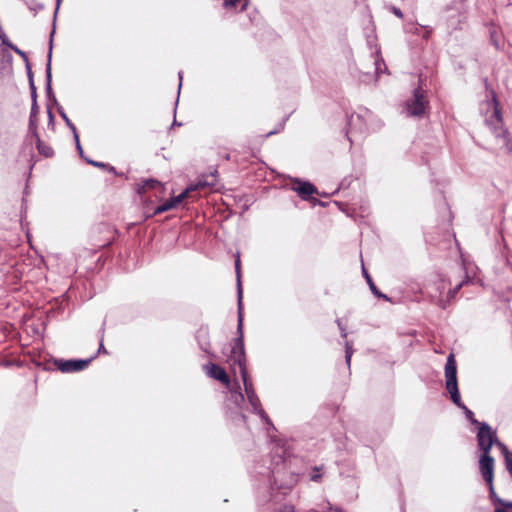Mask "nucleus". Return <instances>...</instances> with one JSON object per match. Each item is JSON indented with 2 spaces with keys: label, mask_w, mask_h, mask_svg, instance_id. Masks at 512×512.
I'll list each match as a JSON object with an SVG mask.
<instances>
[{
  "label": "nucleus",
  "mask_w": 512,
  "mask_h": 512,
  "mask_svg": "<svg viewBox=\"0 0 512 512\" xmlns=\"http://www.w3.org/2000/svg\"><path fill=\"white\" fill-rule=\"evenodd\" d=\"M213 185H214L213 183H209V182H206V181H199L196 185H191V186L187 187L178 196L172 197V198L174 200L175 205L178 206L188 196V194L190 192L195 191V190L200 189V188L207 187V186H213Z\"/></svg>",
  "instance_id": "12"
},
{
  "label": "nucleus",
  "mask_w": 512,
  "mask_h": 512,
  "mask_svg": "<svg viewBox=\"0 0 512 512\" xmlns=\"http://www.w3.org/2000/svg\"><path fill=\"white\" fill-rule=\"evenodd\" d=\"M488 487H489V497L490 499L494 502V503H497V504H501L503 503V499H501L500 497L497 496L496 492H495V489H494V485H493V481L491 482V484H488Z\"/></svg>",
  "instance_id": "21"
},
{
  "label": "nucleus",
  "mask_w": 512,
  "mask_h": 512,
  "mask_svg": "<svg viewBox=\"0 0 512 512\" xmlns=\"http://www.w3.org/2000/svg\"><path fill=\"white\" fill-rule=\"evenodd\" d=\"M51 58H52V39L50 40L48 60H47V64H46V92L49 96L53 95V90H52V85H51V82H52Z\"/></svg>",
  "instance_id": "14"
},
{
  "label": "nucleus",
  "mask_w": 512,
  "mask_h": 512,
  "mask_svg": "<svg viewBox=\"0 0 512 512\" xmlns=\"http://www.w3.org/2000/svg\"><path fill=\"white\" fill-rule=\"evenodd\" d=\"M91 359L88 360H56L55 365L63 373L77 372L85 369L90 363Z\"/></svg>",
  "instance_id": "7"
},
{
  "label": "nucleus",
  "mask_w": 512,
  "mask_h": 512,
  "mask_svg": "<svg viewBox=\"0 0 512 512\" xmlns=\"http://www.w3.org/2000/svg\"><path fill=\"white\" fill-rule=\"evenodd\" d=\"M497 439L496 431L486 422H482L478 427L477 443L482 453H490L492 446Z\"/></svg>",
  "instance_id": "5"
},
{
  "label": "nucleus",
  "mask_w": 512,
  "mask_h": 512,
  "mask_svg": "<svg viewBox=\"0 0 512 512\" xmlns=\"http://www.w3.org/2000/svg\"><path fill=\"white\" fill-rule=\"evenodd\" d=\"M357 119V120H360V116L359 115H351L350 119H349V129L347 131V133H352L353 132V127H352V122L354 121V119Z\"/></svg>",
  "instance_id": "32"
},
{
  "label": "nucleus",
  "mask_w": 512,
  "mask_h": 512,
  "mask_svg": "<svg viewBox=\"0 0 512 512\" xmlns=\"http://www.w3.org/2000/svg\"><path fill=\"white\" fill-rule=\"evenodd\" d=\"M157 186H161V183L154 179H148L144 181V185L142 186L143 189L146 187L148 188H155Z\"/></svg>",
  "instance_id": "23"
},
{
  "label": "nucleus",
  "mask_w": 512,
  "mask_h": 512,
  "mask_svg": "<svg viewBox=\"0 0 512 512\" xmlns=\"http://www.w3.org/2000/svg\"><path fill=\"white\" fill-rule=\"evenodd\" d=\"M241 419L245 422L246 421V416L244 414H241Z\"/></svg>",
  "instance_id": "48"
},
{
  "label": "nucleus",
  "mask_w": 512,
  "mask_h": 512,
  "mask_svg": "<svg viewBox=\"0 0 512 512\" xmlns=\"http://www.w3.org/2000/svg\"><path fill=\"white\" fill-rule=\"evenodd\" d=\"M239 337L235 340L234 346L231 350V360L233 361V365H238L239 372L243 380L245 393L247 395L248 401L252 407L254 413L258 414L262 420L268 426H271L274 429L273 423L266 414V412L261 407L260 399L258 398L252 382L248 378V372L246 368V356L244 350V342H243V331L238 332Z\"/></svg>",
  "instance_id": "1"
},
{
  "label": "nucleus",
  "mask_w": 512,
  "mask_h": 512,
  "mask_svg": "<svg viewBox=\"0 0 512 512\" xmlns=\"http://www.w3.org/2000/svg\"><path fill=\"white\" fill-rule=\"evenodd\" d=\"M76 142V146H77V150L79 151V153L82 155L83 153V149H82V146L80 144V141H75Z\"/></svg>",
  "instance_id": "42"
},
{
  "label": "nucleus",
  "mask_w": 512,
  "mask_h": 512,
  "mask_svg": "<svg viewBox=\"0 0 512 512\" xmlns=\"http://www.w3.org/2000/svg\"><path fill=\"white\" fill-rule=\"evenodd\" d=\"M36 140V146L40 154L45 157H51L53 155V150L50 146L46 145L43 141H41L39 135L33 136Z\"/></svg>",
  "instance_id": "17"
},
{
  "label": "nucleus",
  "mask_w": 512,
  "mask_h": 512,
  "mask_svg": "<svg viewBox=\"0 0 512 512\" xmlns=\"http://www.w3.org/2000/svg\"><path fill=\"white\" fill-rule=\"evenodd\" d=\"M90 164H92L93 166H96V167H100V168H106L107 167V164L103 163V162H97V161H88Z\"/></svg>",
  "instance_id": "36"
},
{
  "label": "nucleus",
  "mask_w": 512,
  "mask_h": 512,
  "mask_svg": "<svg viewBox=\"0 0 512 512\" xmlns=\"http://www.w3.org/2000/svg\"><path fill=\"white\" fill-rule=\"evenodd\" d=\"M500 505L503 506V507L511 508L512 509V501H504L503 500V503H501Z\"/></svg>",
  "instance_id": "40"
},
{
  "label": "nucleus",
  "mask_w": 512,
  "mask_h": 512,
  "mask_svg": "<svg viewBox=\"0 0 512 512\" xmlns=\"http://www.w3.org/2000/svg\"><path fill=\"white\" fill-rule=\"evenodd\" d=\"M279 512H295V508L293 505L286 504L280 509Z\"/></svg>",
  "instance_id": "33"
},
{
  "label": "nucleus",
  "mask_w": 512,
  "mask_h": 512,
  "mask_svg": "<svg viewBox=\"0 0 512 512\" xmlns=\"http://www.w3.org/2000/svg\"><path fill=\"white\" fill-rule=\"evenodd\" d=\"M505 466H506L507 471L509 472V474L512 477V455L507 456V459H505Z\"/></svg>",
  "instance_id": "26"
},
{
  "label": "nucleus",
  "mask_w": 512,
  "mask_h": 512,
  "mask_svg": "<svg viewBox=\"0 0 512 512\" xmlns=\"http://www.w3.org/2000/svg\"><path fill=\"white\" fill-rule=\"evenodd\" d=\"M48 116H49V119L52 121L54 116H53L51 110H48Z\"/></svg>",
  "instance_id": "47"
},
{
  "label": "nucleus",
  "mask_w": 512,
  "mask_h": 512,
  "mask_svg": "<svg viewBox=\"0 0 512 512\" xmlns=\"http://www.w3.org/2000/svg\"><path fill=\"white\" fill-rule=\"evenodd\" d=\"M390 11L398 18H403V13L398 7L392 6L390 7Z\"/></svg>",
  "instance_id": "30"
},
{
  "label": "nucleus",
  "mask_w": 512,
  "mask_h": 512,
  "mask_svg": "<svg viewBox=\"0 0 512 512\" xmlns=\"http://www.w3.org/2000/svg\"><path fill=\"white\" fill-rule=\"evenodd\" d=\"M213 185H214L213 183H209V182H206V181H199L196 185H191V186L187 187L178 196L172 197V198L174 200L175 205L178 206L188 196V194L190 192L195 191V190L200 189V188L207 187V186H213Z\"/></svg>",
  "instance_id": "13"
},
{
  "label": "nucleus",
  "mask_w": 512,
  "mask_h": 512,
  "mask_svg": "<svg viewBox=\"0 0 512 512\" xmlns=\"http://www.w3.org/2000/svg\"><path fill=\"white\" fill-rule=\"evenodd\" d=\"M382 66L385 67V63L383 62V60L376 59L375 60V70H376V73L382 72Z\"/></svg>",
  "instance_id": "28"
},
{
  "label": "nucleus",
  "mask_w": 512,
  "mask_h": 512,
  "mask_svg": "<svg viewBox=\"0 0 512 512\" xmlns=\"http://www.w3.org/2000/svg\"><path fill=\"white\" fill-rule=\"evenodd\" d=\"M314 471L315 472L310 476V480L314 481V482H318L321 479V474L318 473L319 468L315 467Z\"/></svg>",
  "instance_id": "27"
},
{
  "label": "nucleus",
  "mask_w": 512,
  "mask_h": 512,
  "mask_svg": "<svg viewBox=\"0 0 512 512\" xmlns=\"http://www.w3.org/2000/svg\"><path fill=\"white\" fill-rule=\"evenodd\" d=\"M204 371L210 378L218 380L225 385H229V376L227 375L226 371L219 365L210 362L204 366Z\"/></svg>",
  "instance_id": "9"
},
{
  "label": "nucleus",
  "mask_w": 512,
  "mask_h": 512,
  "mask_svg": "<svg viewBox=\"0 0 512 512\" xmlns=\"http://www.w3.org/2000/svg\"><path fill=\"white\" fill-rule=\"evenodd\" d=\"M362 272H363V275L369 285V288L371 290V292L377 296V297H380V298H384V299H388V297L385 295V294H382L381 292L378 291L377 287L375 286L371 276L369 275V273L367 272V270L365 269V267L363 266L362 267Z\"/></svg>",
  "instance_id": "16"
},
{
  "label": "nucleus",
  "mask_w": 512,
  "mask_h": 512,
  "mask_svg": "<svg viewBox=\"0 0 512 512\" xmlns=\"http://www.w3.org/2000/svg\"><path fill=\"white\" fill-rule=\"evenodd\" d=\"M421 28H423V26H419L418 24H411L407 26L406 30L410 33L420 35Z\"/></svg>",
  "instance_id": "25"
},
{
  "label": "nucleus",
  "mask_w": 512,
  "mask_h": 512,
  "mask_svg": "<svg viewBox=\"0 0 512 512\" xmlns=\"http://www.w3.org/2000/svg\"><path fill=\"white\" fill-rule=\"evenodd\" d=\"M105 169H107L109 172H111L113 174L117 173L115 167H113V166L107 165V167Z\"/></svg>",
  "instance_id": "43"
},
{
  "label": "nucleus",
  "mask_w": 512,
  "mask_h": 512,
  "mask_svg": "<svg viewBox=\"0 0 512 512\" xmlns=\"http://www.w3.org/2000/svg\"><path fill=\"white\" fill-rule=\"evenodd\" d=\"M26 69H27V76H28V80H29V86H31V81H34V78H33V72L31 70L30 64L28 62L26 63Z\"/></svg>",
  "instance_id": "29"
},
{
  "label": "nucleus",
  "mask_w": 512,
  "mask_h": 512,
  "mask_svg": "<svg viewBox=\"0 0 512 512\" xmlns=\"http://www.w3.org/2000/svg\"><path fill=\"white\" fill-rule=\"evenodd\" d=\"M10 47L16 52L18 53L19 55H21L25 60H26V63L28 62L27 60V57H26V54L21 51L20 49H18L17 47L13 46V45H10Z\"/></svg>",
  "instance_id": "35"
},
{
  "label": "nucleus",
  "mask_w": 512,
  "mask_h": 512,
  "mask_svg": "<svg viewBox=\"0 0 512 512\" xmlns=\"http://www.w3.org/2000/svg\"><path fill=\"white\" fill-rule=\"evenodd\" d=\"M98 352H106L105 348H104V345H103V342L100 343V347H99V350Z\"/></svg>",
  "instance_id": "45"
},
{
  "label": "nucleus",
  "mask_w": 512,
  "mask_h": 512,
  "mask_svg": "<svg viewBox=\"0 0 512 512\" xmlns=\"http://www.w3.org/2000/svg\"><path fill=\"white\" fill-rule=\"evenodd\" d=\"M196 339L202 351L206 354L213 356L211 352V343L209 337V330L207 327H200L196 333Z\"/></svg>",
  "instance_id": "10"
},
{
  "label": "nucleus",
  "mask_w": 512,
  "mask_h": 512,
  "mask_svg": "<svg viewBox=\"0 0 512 512\" xmlns=\"http://www.w3.org/2000/svg\"><path fill=\"white\" fill-rule=\"evenodd\" d=\"M423 28L425 29V31H424V33H423L422 37H423L424 39L428 40V39H429V37H430V35L432 34V28H431V27H428V26L423 27Z\"/></svg>",
  "instance_id": "34"
},
{
  "label": "nucleus",
  "mask_w": 512,
  "mask_h": 512,
  "mask_svg": "<svg viewBox=\"0 0 512 512\" xmlns=\"http://www.w3.org/2000/svg\"><path fill=\"white\" fill-rule=\"evenodd\" d=\"M336 322H337V324H338V326H339V328L341 330L342 337H346L347 333H346L345 329L342 327L340 320L338 319Z\"/></svg>",
  "instance_id": "37"
},
{
  "label": "nucleus",
  "mask_w": 512,
  "mask_h": 512,
  "mask_svg": "<svg viewBox=\"0 0 512 512\" xmlns=\"http://www.w3.org/2000/svg\"><path fill=\"white\" fill-rule=\"evenodd\" d=\"M62 0H56V12L58 11Z\"/></svg>",
  "instance_id": "46"
},
{
  "label": "nucleus",
  "mask_w": 512,
  "mask_h": 512,
  "mask_svg": "<svg viewBox=\"0 0 512 512\" xmlns=\"http://www.w3.org/2000/svg\"><path fill=\"white\" fill-rule=\"evenodd\" d=\"M175 207H177V206L175 205L173 198H171V199L165 201L162 205H159L158 207H156L154 210V215L161 214V213L171 210Z\"/></svg>",
  "instance_id": "18"
},
{
  "label": "nucleus",
  "mask_w": 512,
  "mask_h": 512,
  "mask_svg": "<svg viewBox=\"0 0 512 512\" xmlns=\"http://www.w3.org/2000/svg\"><path fill=\"white\" fill-rule=\"evenodd\" d=\"M328 512H342V510H341V508H339V507H332V506L329 504Z\"/></svg>",
  "instance_id": "39"
},
{
  "label": "nucleus",
  "mask_w": 512,
  "mask_h": 512,
  "mask_svg": "<svg viewBox=\"0 0 512 512\" xmlns=\"http://www.w3.org/2000/svg\"><path fill=\"white\" fill-rule=\"evenodd\" d=\"M427 106L428 100L424 92L421 89H415L412 98L406 102V114L411 117H421L425 114Z\"/></svg>",
  "instance_id": "4"
},
{
  "label": "nucleus",
  "mask_w": 512,
  "mask_h": 512,
  "mask_svg": "<svg viewBox=\"0 0 512 512\" xmlns=\"http://www.w3.org/2000/svg\"><path fill=\"white\" fill-rule=\"evenodd\" d=\"M274 133H275L274 131H271V132H269V133L267 134V136H270V135H272V134H274Z\"/></svg>",
  "instance_id": "49"
},
{
  "label": "nucleus",
  "mask_w": 512,
  "mask_h": 512,
  "mask_svg": "<svg viewBox=\"0 0 512 512\" xmlns=\"http://www.w3.org/2000/svg\"><path fill=\"white\" fill-rule=\"evenodd\" d=\"M235 268L237 273V282H238V332H242L243 328V315H242V288L240 282V259L237 258L235 261Z\"/></svg>",
  "instance_id": "11"
},
{
  "label": "nucleus",
  "mask_w": 512,
  "mask_h": 512,
  "mask_svg": "<svg viewBox=\"0 0 512 512\" xmlns=\"http://www.w3.org/2000/svg\"><path fill=\"white\" fill-rule=\"evenodd\" d=\"M241 0H225L224 4L226 7H236Z\"/></svg>",
  "instance_id": "31"
},
{
  "label": "nucleus",
  "mask_w": 512,
  "mask_h": 512,
  "mask_svg": "<svg viewBox=\"0 0 512 512\" xmlns=\"http://www.w3.org/2000/svg\"><path fill=\"white\" fill-rule=\"evenodd\" d=\"M462 284H463V283L458 284L454 290H452V291H450V292H449V294L451 295V297H453V296L457 293V291L461 288Z\"/></svg>",
  "instance_id": "38"
},
{
  "label": "nucleus",
  "mask_w": 512,
  "mask_h": 512,
  "mask_svg": "<svg viewBox=\"0 0 512 512\" xmlns=\"http://www.w3.org/2000/svg\"><path fill=\"white\" fill-rule=\"evenodd\" d=\"M445 378H446V388L450 393L451 400L455 405L461 408L466 416V418L471 422V424L479 427L482 422H479L474 417V413L467 408L463 402L461 401L458 384H457V366L456 360L453 354H450L447 358L445 365Z\"/></svg>",
  "instance_id": "3"
},
{
  "label": "nucleus",
  "mask_w": 512,
  "mask_h": 512,
  "mask_svg": "<svg viewBox=\"0 0 512 512\" xmlns=\"http://www.w3.org/2000/svg\"><path fill=\"white\" fill-rule=\"evenodd\" d=\"M494 445L497 446V448L500 450L505 459H507V456L512 455V453L508 450L507 446L501 441H499L498 438L496 439Z\"/></svg>",
  "instance_id": "22"
},
{
  "label": "nucleus",
  "mask_w": 512,
  "mask_h": 512,
  "mask_svg": "<svg viewBox=\"0 0 512 512\" xmlns=\"http://www.w3.org/2000/svg\"><path fill=\"white\" fill-rule=\"evenodd\" d=\"M292 190L295 191L303 200H309L310 196L317 193V188L308 181H302L295 179L292 186Z\"/></svg>",
  "instance_id": "8"
},
{
  "label": "nucleus",
  "mask_w": 512,
  "mask_h": 512,
  "mask_svg": "<svg viewBox=\"0 0 512 512\" xmlns=\"http://www.w3.org/2000/svg\"><path fill=\"white\" fill-rule=\"evenodd\" d=\"M479 469L487 484H491L494 477V459L490 453H482L479 459Z\"/></svg>",
  "instance_id": "6"
},
{
  "label": "nucleus",
  "mask_w": 512,
  "mask_h": 512,
  "mask_svg": "<svg viewBox=\"0 0 512 512\" xmlns=\"http://www.w3.org/2000/svg\"><path fill=\"white\" fill-rule=\"evenodd\" d=\"M59 114L61 115L62 119L66 123V125L69 127V129L72 131L75 141H78V133L76 130L75 125L71 122V120L68 118L66 113L59 109Z\"/></svg>",
  "instance_id": "19"
},
{
  "label": "nucleus",
  "mask_w": 512,
  "mask_h": 512,
  "mask_svg": "<svg viewBox=\"0 0 512 512\" xmlns=\"http://www.w3.org/2000/svg\"><path fill=\"white\" fill-rule=\"evenodd\" d=\"M352 354H353L352 347H351V345H349L348 342H346L345 359H346V363L348 366H350Z\"/></svg>",
  "instance_id": "24"
},
{
  "label": "nucleus",
  "mask_w": 512,
  "mask_h": 512,
  "mask_svg": "<svg viewBox=\"0 0 512 512\" xmlns=\"http://www.w3.org/2000/svg\"><path fill=\"white\" fill-rule=\"evenodd\" d=\"M38 113L39 108L36 110H33V106H31L30 111V117H29V131L31 132L32 136H37V126H38Z\"/></svg>",
  "instance_id": "15"
},
{
  "label": "nucleus",
  "mask_w": 512,
  "mask_h": 512,
  "mask_svg": "<svg viewBox=\"0 0 512 512\" xmlns=\"http://www.w3.org/2000/svg\"><path fill=\"white\" fill-rule=\"evenodd\" d=\"M29 88L31 91V100H32L31 106H33V110H36V109H38L39 106L37 103V90H36L34 81H31V86H29Z\"/></svg>",
  "instance_id": "20"
},
{
  "label": "nucleus",
  "mask_w": 512,
  "mask_h": 512,
  "mask_svg": "<svg viewBox=\"0 0 512 512\" xmlns=\"http://www.w3.org/2000/svg\"><path fill=\"white\" fill-rule=\"evenodd\" d=\"M484 84L487 92V98H489L486 100L485 105L487 106V112L491 111L490 115L487 114L485 116V123L495 137L502 142V145L507 148L508 152H512V145H510L508 131L503 127L502 114L496 93L491 89L487 78L484 79Z\"/></svg>",
  "instance_id": "2"
},
{
  "label": "nucleus",
  "mask_w": 512,
  "mask_h": 512,
  "mask_svg": "<svg viewBox=\"0 0 512 512\" xmlns=\"http://www.w3.org/2000/svg\"><path fill=\"white\" fill-rule=\"evenodd\" d=\"M1 39H2V43L5 44V45H8L10 46L11 44H9L7 41H6V35L3 34V35H0Z\"/></svg>",
  "instance_id": "44"
},
{
  "label": "nucleus",
  "mask_w": 512,
  "mask_h": 512,
  "mask_svg": "<svg viewBox=\"0 0 512 512\" xmlns=\"http://www.w3.org/2000/svg\"><path fill=\"white\" fill-rule=\"evenodd\" d=\"M178 76H179V81H180V83H179V87H178V91H180L181 86H182L183 73L180 71V72L178 73Z\"/></svg>",
  "instance_id": "41"
}]
</instances>
